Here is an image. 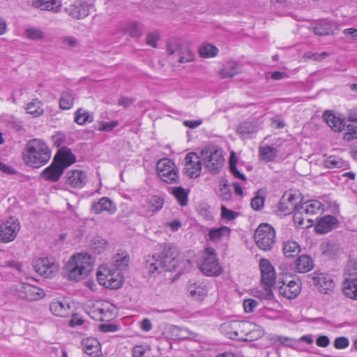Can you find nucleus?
Instances as JSON below:
<instances>
[{
	"label": "nucleus",
	"instance_id": "f257e3e1",
	"mask_svg": "<svg viewBox=\"0 0 357 357\" xmlns=\"http://www.w3.org/2000/svg\"><path fill=\"white\" fill-rule=\"evenodd\" d=\"M176 247L167 245L162 252L149 255L145 260V268L149 275L155 276L163 271H172L178 266Z\"/></svg>",
	"mask_w": 357,
	"mask_h": 357
},
{
	"label": "nucleus",
	"instance_id": "f03ea898",
	"mask_svg": "<svg viewBox=\"0 0 357 357\" xmlns=\"http://www.w3.org/2000/svg\"><path fill=\"white\" fill-rule=\"evenodd\" d=\"M51 158V151L41 139H31L23 152V160L33 167H40L46 164Z\"/></svg>",
	"mask_w": 357,
	"mask_h": 357
},
{
	"label": "nucleus",
	"instance_id": "7ed1b4c3",
	"mask_svg": "<svg viewBox=\"0 0 357 357\" xmlns=\"http://www.w3.org/2000/svg\"><path fill=\"white\" fill-rule=\"evenodd\" d=\"M92 260L87 253H78L73 255L66 265L68 278L79 280L86 278L92 270Z\"/></svg>",
	"mask_w": 357,
	"mask_h": 357
},
{
	"label": "nucleus",
	"instance_id": "20e7f679",
	"mask_svg": "<svg viewBox=\"0 0 357 357\" xmlns=\"http://www.w3.org/2000/svg\"><path fill=\"white\" fill-rule=\"evenodd\" d=\"M200 157L204 168L210 173L218 174L224 165L222 151L216 146H208L202 150Z\"/></svg>",
	"mask_w": 357,
	"mask_h": 357
},
{
	"label": "nucleus",
	"instance_id": "39448f33",
	"mask_svg": "<svg viewBox=\"0 0 357 357\" xmlns=\"http://www.w3.org/2000/svg\"><path fill=\"white\" fill-rule=\"evenodd\" d=\"M96 275L99 284L107 288L115 289L121 287L123 284V276L122 273L114 271L112 266L107 264L100 266Z\"/></svg>",
	"mask_w": 357,
	"mask_h": 357
},
{
	"label": "nucleus",
	"instance_id": "423d86ee",
	"mask_svg": "<svg viewBox=\"0 0 357 357\" xmlns=\"http://www.w3.org/2000/svg\"><path fill=\"white\" fill-rule=\"evenodd\" d=\"M251 326L250 321L234 320L223 323L220 329L228 338L244 340Z\"/></svg>",
	"mask_w": 357,
	"mask_h": 357
},
{
	"label": "nucleus",
	"instance_id": "0eeeda50",
	"mask_svg": "<svg viewBox=\"0 0 357 357\" xmlns=\"http://www.w3.org/2000/svg\"><path fill=\"white\" fill-rule=\"evenodd\" d=\"M255 241L258 248L264 251L271 250L275 243V231L268 223H261L255 232Z\"/></svg>",
	"mask_w": 357,
	"mask_h": 357
},
{
	"label": "nucleus",
	"instance_id": "6e6552de",
	"mask_svg": "<svg viewBox=\"0 0 357 357\" xmlns=\"http://www.w3.org/2000/svg\"><path fill=\"white\" fill-rule=\"evenodd\" d=\"M167 52L169 59L172 62L186 63L194 60L195 55L188 47L179 44L176 41L168 42Z\"/></svg>",
	"mask_w": 357,
	"mask_h": 357
},
{
	"label": "nucleus",
	"instance_id": "1a4fd4ad",
	"mask_svg": "<svg viewBox=\"0 0 357 357\" xmlns=\"http://www.w3.org/2000/svg\"><path fill=\"white\" fill-rule=\"evenodd\" d=\"M198 266L199 270L204 275L208 276L219 275L222 271V268L218 262L215 251L211 248H206Z\"/></svg>",
	"mask_w": 357,
	"mask_h": 357
},
{
	"label": "nucleus",
	"instance_id": "9d476101",
	"mask_svg": "<svg viewBox=\"0 0 357 357\" xmlns=\"http://www.w3.org/2000/svg\"><path fill=\"white\" fill-rule=\"evenodd\" d=\"M259 268L261 271V284L266 286L268 288V292L266 296L269 299H273L274 294L273 293V287L275 283V268L266 259H261L260 260Z\"/></svg>",
	"mask_w": 357,
	"mask_h": 357
},
{
	"label": "nucleus",
	"instance_id": "9b49d317",
	"mask_svg": "<svg viewBox=\"0 0 357 357\" xmlns=\"http://www.w3.org/2000/svg\"><path fill=\"white\" fill-rule=\"evenodd\" d=\"M342 291L346 296L357 300V263H350L344 273Z\"/></svg>",
	"mask_w": 357,
	"mask_h": 357
},
{
	"label": "nucleus",
	"instance_id": "f8f14e48",
	"mask_svg": "<svg viewBox=\"0 0 357 357\" xmlns=\"http://www.w3.org/2000/svg\"><path fill=\"white\" fill-rule=\"evenodd\" d=\"M157 172L159 177L165 183H176L178 171L174 162L169 158L160 159L157 163Z\"/></svg>",
	"mask_w": 357,
	"mask_h": 357
},
{
	"label": "nucleus",
	"instance_id": "ddd939ff",
	"mask_svg": "<svg viewBox=\"0 0 357 357\" xmlns=\"http://www.w3.org/2000/svg\"><path fill=\"white\" fill-rule=\"evenodd\" d=\"M89 315L94 320L107 321L113 317V306L108 302L96 301L89 305Z\"/></svg>",
	"mask_w": 357,
	"mask_h": 357
},
{
	"label": "nucleus",
	"instance_id": "4468645a",
	"mask_svg": "<svg viewBox=\"0 0 357 357\" xmlns=\"http://www.w3.org/2000/svg\"><path fill=\"white\" fill-rule=\"evenodd\" d=\"M20 230V224L17 219L10 218L0 224V241L8 243L13 241Z\"/></svg>",
	"mask_w": 357,
	"mask_h": 357
},
{
	"label": "nucleus",
	"instance_id": "2eb2a0df",
	"mask_svg": "<svg viewBox=\"0 0 357 357\" xmlns=\"http://www.w3.org/2000/svg\"><path fill=\"white\" fill-rule=\"evenodd\" d=\"M35 271L45 278H52L58 272L59 264L53 258L43 257L34 261Z\"/></svg>",
	"mask_w": 357,
	"mask_h": 357
},
{
	"label": "nucleus",
	"instance_id": "dca6fc26",
	"mask_svg": "<svg viewBox=\"0 0 357 357\" xmlns=\"http://www.w3.org/2000/svg\"><path fill=\"white\" fill-rule=\"evenodd\" d=\"M16 294L19 298L29 301H38L45 296L43 289L27 283L19 284L16 287Z\"/></svg>",
	"mask_w": 357,
	"mask_h": 357
},
{
	"label": "nucleus",
	"instance_id": "f3484780",
	"mask_svg": "<svg viewBox=\"0 0 357 357\" xmlns=\"http://www.w3.org/2000/svg\"><path fill=\"white\" fill-rule=\"evenodd\" d=\"M201 157L194 152L189 153L185 156V174L190 178L198 177L202 171Z\"/></svg>",
	"mask_w": 357,
	"mask_h": 357
},
{
	"label": "nucleus",
	"instance_id": "a211bd4d",
	"mask_svg": "<svg viewBox=\"0 0 357 357\" xmlns=\"http://www.w3.org/2000/svg\"><path fill=\"white\" fill-rule=\"evenodd\" d=\"M164 204L162 198L153 196L146 200L143 204L140 213L144 217H150L160 211Z\"/></svg>",
	"mask_w": 357,
	"mask_h": 357
},
{
	"label": "nucleus",
	"instance_id": "6ab92c4d",
	"mask_svg": "<svg viewBox=\"0 0 357 357\" xmlns=\"http://www.w3.org/2000/svg\"><path fill=\"white\" fill-rule=\"evenodd\" d=\"M312 277L313 284L319 288V291L328 294L335 287V283L331 277L325 273H314Z\"/></svg>",
	"mask_w": 357,
	"mask_h": 357
},
{
	"label": "nucleus",
	"instance_id": "aec40b11",
	"mask_svg": "<svg viewBox=\"0 0 357 357\" xmlns=\"http://www.w3.org/2000/svg\"><path fill=\"white\" fill-rule=\"evenodd\" d=\"M66 183L74 188H81L86 183V175L80 169L70 170L66 173Z\"/></svg>",
	"mask_w": 357,
	"mask_h": 357
},
{
	"label": "nucleus",
	"instance_id": "412c9836",
	"mask_svg": "<svg viewBox=\"0 0 357 357\" xmlns=\"http://www.w3.org/2000/svg\"><path fill=\"white\" fill-rule=\"evenodd\" d=\"M65 10L73 18L82 19L89 13V5L82 1H77L74 4L66 8Z\"/></svg>",
	"mask_w": 357,
	"mask_h": 357
},
{
	"label": "nucleus",
	"instance_id": "4be33fe9",
	"mask_svg": "<svg viewBox=\"0 0 357 357\" xmlns=\"http://www.w3.org/2000/svg\"><path fill=\"white\" fill-rule=\"evenodd\" d=\"M63 171V167L54 160L52 164L43 171L41 176L47 181L56 182L61 178Z\"/></svg>",
	"mask_w": 357,
	"mask_h": 357
},
{
	"label": "nucleus",
	"instance_id": "5701e85b",
	"mask_svg": "<svg viewBox=\"0 0 357 357\" xmlns=\"http://www.w3.org/2000/svg\"><path fill=\"white\" fill-rule=\"evenodd\" d=\"M91 210L96 214L107 212L109 215H113L116 211V207L109 198L103 197L92 205Z\"/></svg>",
	"mask_w": 357,
	"mask_h": 357
},
{
	"label": "nucleus",
	"instance_id": "b1692460",
	"mask_svg": "<svg viewBox=\"0 0 357 357\" xmlns=\"http://www.w3.org/2000/svg\"><path fill=\"white\" fill-rule=\"evenodd\" d=\"M279 292L284 298L294 299L301 292V284L294 280L289 281L287 283L283 282L279 287Z\"/></svg>",
	"mask_w": 357,
	"mask_h": 357
},
{
	"label": "nucleus",
	"instance_id": "393cba45",
	"mask_svg": "<svg viewBox=\"0 0 357 357\" xmlns=\"http://www.w3.org/2000/svg\"><path fill=\"white\" fill-rule=\"evenodd\" d=\"M54 160L65 169L75 162L76 158L70 149L63 146L58 151Z\"/></svg>",
	"mask_w": 357,
	"mask_h": 357
},
{
	"label": "nucleus",
	"instance_id": "a878e982",
	"mask_svg": "<svg viewBox=\"0 0 357 357\" xmlns=\"http://www.w3.org/2000/svg\"><path fill=\"white\" fill-rule=\"evenodd\" d=\"M298 206L295 202V195L290 192H286L280 199L278 209L287 215L295 211Z\"/></svg>",
	"mask_w": 357,
	"mask_h": 357
},
{
	"label": "nucleus",
	"instance_id": "bb28decb",
	"mask_svg": "<svg viewBox=\"0 0 357 357\" xmlns=\"http://www.w3.org/2000/svg\"><path fill=\"white\" fill-rule=\"evenodd\" d=\"M84 351L91 357H102V351L99 341L96 338L88 337L82 340Z\"/></svg>",
	"mask_w": 357,
	"mask_h": 357
},
{
	"label": "nucleus",
	"instance_id": "cd10ccee",
	"mask_svg": "<svg viewBox=\"0 0 357 357\" xmlns=\"http://www.w3.org/2000/svg\"><path fill=\"white\" fill-rule=\"evenodd\" d=\"M50 310L54 315L59 317H67L71 313L70 304L65 299L52 301Z\"/></svg>",
	"mask_w": 357,
	"mask_h": 357
},
{
	"label": "nucleus",
	"instance_id": "c85d7f7f",
	"mask_svg": "<svg viewBox=\"0 0 357 357\" xmlns=\"http://www.w3.org/2000/svg\"><path fill=\"white\" fill-rule=\"evenodd\" d=\"M324 118L328 126L335 132H341L347 125L345 119L335 116L329 111L324 114Z\"/></svg>",
	"mask_w": 357,
	"mask_h": 357
},
{
	"label": "nucleus",
	"instance_id": "c756f323",
	"mask_svg": "<svg viewBox=\"0 0 357 357\" xmlns=\"http://www.w3.org/2000/svg\"><path fill=\"white\" fill-rule=\"evenodd\" d=\"M337 224V220L335 216L326 215L318 220L315 229L317 233L325 234L335 228Z\"/></svg>",
	"mask_w": 357,
	"mask_h": 357
},
{
	"label": "nucleus",
	"instance_id": "7c9ffc66",
	"mask_svg": "<svg viewBox=\"0 0 357 357\" xmlns=\"http://www.w3.org/2000/svg\"><path fill=\"white\" fill-rule=\"evenodd\" d=\"M241 65L234 61L227 62L226 66L220 70L219 75L221 78L233 77L236 75L241 73Z\"/></svg>",
	"mask_w": 357,
	"mask_h": 357
},
{
	"label": "nucleus",
	"instance_id": "2f4dec72",
	"mask_svg": "<svg viewBox=\"0 0 357 357\" xmlns=\"http://www.w3.org/2000/svg\"><path fill=\"white\" fill-rule=\"evenodd\" d=\"M33 6L43 10L57 13L61 10V3L58 0H38L33 3Z\"/></svg>",
	"mask_w": 357,
	"mask_h": 357
},
{
	"label": "nucleus",
	"instance_id": "473e14b6",
	"mask_svg": "<svg viewBox=\"0 0 357 357\" xmlns=\"http://www.w3.org/2000/svg\"><path fill=\"white\" fill-rule=\"evenodd\" d=\"M296 270L299 273H307L314 267L312 259L307 255L300 256L296 261Z\"/></svg>",
	"mask_w": 357,
	"mask_h": 357
},
{
	"label": "nucleus",
	"instance_id": "72a5a7b5",
	"mask_svg": "<svg viewBox=\"0 0 357 357\" xmlns=\"http://www.w3.org/2000/svg\"><path fill=\"white\" fill-rule=\"evenodd\" d=\"M298 210L303 211L305 215H313L317 213L321 209L322 204L317 200H310L298 204Z\"/></svg>",
	"mask_w": 357,
	"mask_h": 357
},
{
	"label": "nucleus",
	"instance_id": "f704fd0d",
	"mask_svg": "<svg viewBox=\"0 0 357 357\" xmlns=\"http://www.w3.org/2000/svg\"><path fill=\"white\" fill-rule=\"evenodd\" d=\"M324 165L328 169H344L348 164L339 156L330 155L324 160Z\"/></svg>",
	"mask_w": 357,
	"mask_h": 357
},
{
	"label": "nucleus",
	"instance_id": "c9c22d12",
	"mask_svg": "<svg viewBox=\"0 0 357 357\" xmlns=\"http://www.w3.org/2000/svg\"><path fill=\"white\" fill-rule=\"evenodd\" d=\"M75 96L70 91H65L61 93L59 98V107L63 110H68L73 107Z\"/></svg>",
	"mask_w": 357,
	"mask_h": 357
},
{
	"label": "nucleus",
	"instance_id": "e433bc0d",
	"mask_svg": "<svg viewBox=\"0 0 357 357\" xmlns=\"http://www.w3.org/2000/svg\"><path fill=\"white\" fill-rule=\"evenodd\" d=\"M171 193L175 197L178 204L182 206H186L188 203L189 190L184 189L183 187L172 188Z\"/></svg>",
	"mask_w": 357,
	"mask_h": 357
},
{
	"label": "nucleus",
	"instance_id": "4c0bfd02",
	"mask_svg": "<svg viewBox=\"0 0 357 357\" xmlns=\"http://www.w3.org/2000/svg\"><path fill=\"white\" fill-rule=\"evenodd\" d=\"M283 253L287 258L294 257L301 250L300 245L296 241H288L283 243Z\"/></svg>",
	"mask_w": 357,
	"mask_h": 357
},
{
	"label": "nucleus",
	"instance_id": "58836bf2",
	"mask_svg": "<svg viewBox=\"0 0 357 357\" xmlns=\"http://www.w3.org/2000/svg\"><path fill=\"white\" fill-rule=\"evenodd\" d=\"M231 229L227 227L212 229L208 233L209 239L213 242H218L224 236L230 235Z\"/></svg>",
	"mask_w": 357,
	"mask_h": 357
},
{
	"label": "nucleus",
	"instance_id": "ea45409f",
	"mask_svg": "<svg viewBox=\"0 0 357 357\" xmlns=\"http://www.w3.org/2000/svg\"><path fill=\"white\" fill-rule=\"evenodd\" d=\"M143 29L144 27L142 24L132 22L124 28V32L131 37L138 38L142 35Z\"/></svg>",
	"mask_w": 357,
	"mask_h": 357
},
{
	"label": "nucleus",
	"instance_id": "a19ab883",
	"mask_svg": "<svg viewBox=\"0 0 357 357\" xmlns=\"http://www.w3.org/2000/svg\"><path fill=\"white\" fill-rule=\"evenodd\" d=\"M43 104L38 99H34L26 105V110L27 113L35 116H40L43 114L44 110L42 107Z\"/></svg>",
	"mask_w": 357,
	"mask_h": 357
},
{
	"label": "nucleus",
	"instance_id": "79ce46f5",
	"mask_svg": "<svg viewBox=\"0 0 357 357\" xmlns=\"http://www.w3.org/2000/svg\"><path fill=\"white\" fill-rule=\"evenodd\" d=\"M218 49L209 43L202 45L199 49V54L202 58H210L216 56Z\"/></svg>",
	"mask_w": 357,
	"mask_h": 357
},
{
	"label": "nucleus",
	"instance_id": "37998d69",
	"mask_svg": "<svg viewBox=\"0 0 357 357\" xmlns=\"http://www.w3.org/2000/svg\"><path fill=\"white\" fill-rule=\"evenodd\" d=\"M259 154L262 160L270 162L277 156V150L269 146H262L259 149Z\"/></svg>",
	"mask_w": 357,
	"mask_h": 357
},
{
	"label": "nucleus",
	"instance_id": "c03bdc74",
	"mask_svg": "<svg viewBox=\"0 0 357 357\" xmlns=\"http://www.w3.org/2000/svg\"><path fill=\"white\" fill-rule=\"evenodd\" d=\"M93 116L83 109H78L75 113V121L79 125H84L93 121Z\"/></svg>",
	"mask_w": 357,
	"mask_h": 357
},
{
	"label": "nucleus",
	"instance_id": "a18cd8bd",
	"mask_svg": "<svg viewBox=\"0 0 357 357\" xmlns=\"http://www.w3.org/2000/svg\"><path fill=\"white\" fill-rule=\"evenodd\" d=\"M129 261L130 259L128 257L118 254L114 257L113 268L114 271H118L121 273L122 271L128 267Z\"/></svg>",
	"mask_w": 357,
	"mask_h": 357
},
{
	"label": "nucleus",
	"instance_id": "49530a36",
	"mask_svg": "<svg viewBox=\"0 0 357 357\" xmlns=\"http://www.w3.org/2000/svg\"><path fill=\"white\" fill-rule=\"evenodd\" d=\"M257 131L256 126L252 122H244L241 123L237 128V132L243 135L246 136L252 134Z\"/></svg>",
	"mask_w": 357,
	"mask_h": 357
},
{
	"label": "nucleus",
	"instance_id": "de8ad7c7",
	"mask_svg": "<svg viewBox=\"0 0 357 357\" xmlns=\"http://www.w3.org/2000/svg\"><path fill=\"white\" fill-rule=\"evenodd\" d=\"M236 158L234 156V153H232L229 158V169L232 174L237 178H239L242 181H245V176L238 171L236 167Z\"/></svg>",
	"mask_w": 357,
	"mask_h": 357
},
{
	"label": "nucleus",
	"instance_id": "09e8293b",
	"mask_svg": "<svg viewBox=\"0 0 357 357\" xmlns=\"http://www.w3.org/2000/svg\"><path fill=\"white\" fill-rule=\"evenodd\" d=\"M190 296L196 300L202 299L204 296L206 294V289L201 285L199 286H190L189 288Z\"/></svg>",
	"mask_w": 357,
	"mask_h": 357
},
{
	"label": "nucleus",
	"instance_id": "8fccbe9b",
	"mask_svg": "<svg viewBox=\"0 0 357 357\" xmlns=\"http://www.w3.org/2000/svg\"><path fill=\"white\" fill-rule=\"evenodd\" d=\"M331 25L328 22H322L314 26V33L319 36L328 35L331 33Z\"/></svg>",
	"mask_w": 357,
	"mask_h": 357
},
{
	"label": "nucleus",
	"instance_id": "3c124183",
	"mask_svg": "<svg viewBox=\"0 0 357 357\" xmlns=\"http://www.w3.org/2000/svg\"><path fill=\"white\" fill-rule=\"evenodd\" d=\"M26 36L31 40H39L43 38L44 33L39 29L31 27L26 30Z\"/></svg>",
	"mask_w": 357,
	"mask_h": 357
},
{
	"label": "nucleus",
	"instance_id": "603ef678",
	"mask_svg": "<svg viewBox=\"0 0 357 357\" xmlns=\"http://www.w3.org/2000/svg\"><path fill=\"white\" fill-rule=\"evenodd\" d=\"M255 328L256 326L252 323V326L249 329L250 331L248 333V334H246L244 340L252 341L253 340L258 339L264 335V332L261 329L255 330Z\"/></svg>",
	"mask_w": 357,
	"mask_h": 357
},
{
	"label": "nucleus",
	"instance_id": "864d4df0",
	"mask_svg": "<svg viewBox=\"0 0 357 357\" xmlns=\"http://www.w3.org/2000/svg\"><path fill=\"white\" fill-rule=\"evenodd\" d=\"M275 340L280 344L289 347H295L298 344V341L297 340L286 336L278 335L275 337Z\"/></svg>",
	"mask_w": 357,
	"mask_h": 357
},
{
	"label": "nucleus",
	"instance_id": "5fc2aeb1",
	"mask_svg": "<svg viewBox=\"0 0 357 357\" xmlns=\"http://www.w3.org/2000/svg\"><path fill=\"white\" fill-rule=\"evenodd\" d=\"M344 138L347 140L357 139V125L351 123L347 125V132Z\"/></svg>",
	"mask_w": 357,
	"mask_h": 357
},
{
	"label": "nucleus",
	"instance_id": "6e6d98bb",
	"mask_svg": "<svg viewBox=\"0 0 357 357\" xmlns=\"http://www.w3.org/2000/svg\"><path fill=\"white\" fill-rule=\"evenodd\" d=\"M349 341L346 337H338L334 340V347L337 349H344L349 347Z\"/></svg>",
	"mask_w": 357,
	"mask_h": 357
},
{
	"label": "nucleus",
	"instance_id": "4d7b16f0",
	"mask_svg": "<svg viewBox=\"0 0 357 357\" xmlns=\"http://www.w3.org/2000/svg\"><path fill=\"white\" fill-rule=\"evenodd\" d=\"M105 245L106 241L104 239L96 238L93 239L91 248L96 252L99 254L104 250Z\"/></svg>",
	"mask_w": 357,
	"mask_h": 357
},
{
	"label": "nucleus",
	"instance_id": "13d9d810",
	"mask_svg": "<svg viewBox=\"0 0 357 357\" xmlns=\"http://www.w3.org/2000/svg\"><path fill=\"white\" fill-rule=\"evenodd\" d=\"M238 214V213L227 208L225 206L221 207V216L223 219L232 220L237 217Z\"/></svg>",
	"mask_w": 357,
	"mask_h": 357
},
{
	"label": "nucleus",
	"instance_id": "bf43d9fd",
	"mask_svg": "<svg viewBox=\"0 0 357 357\" xmlns=\"http://www.w3.org/2000/svg\"><path fill=\"white\" fill-rule=\"evenodd\" d=\"M160 36L157 32H151L146 36V44L155 48L157 47V42L159 40Z\"/></svg>",
	"mask_w": 357,
	"mask_h": 357
},
{
	"label": "nucleus",
	"instance_id": "052dcab7",
	"mask_svg": "<svg viewBox=\"0 0 357 357\" xmlns=\"http://www.w3.org/2000/svg\"><path fill=\"white\" fill-rule=\"evenodd\" d=\"M61 42L65 47H75L79 44L78 40L72 36H64L61 38Z\"/></svg>",
	"mask_w": 357,
	"mask_h": 357
},
{
	"label": "nucleus",
	"instance_id": "680f3d73",
	"mask_svg": "<svg viewBox=\"0 0 357 357\" xmlns=\"http://www.w3.org/2000/svg\"><path fill=\"white\" fill-rule=\"evenodd\" d=\"M258 305V302L254 299H245L243 301V307L245 312H252Z\"/></svg>",
	"mask_w": 357,
	"mask_h": 357
},
{
	"label": "nucleus",
	"instance_id": "e2e57ef3",
	"mask_svg": "<svg viewBox=\"0 0 357 357\" xmlns=\"http://www.w3.org/2000/svg\"><path fill=\"white\" fill-rule=\"evenodd\" d=\"M264 199L260 196H255L251 200V206L255 211H259L264 206Z\"/></svg>",
	"mask_w": 357,
	"mask_h": 357
},
{
	"label": "nucleus",
	"instance_id": "0e129e2a",
	"mask_svg": "<svg viewBox=\"0 0 357 357\" xmlns=\"http://www.w3.org/2000/svg\"><path fill=\"white\" fill-rule=\"evenodd\" d=\"M294 212V222L297 224L298 226L303 227L304 218L303 217V215L305 213L303 212V211L298 210V206H297L296 210Z\"/></svg>",
	"mask_w": 357,
	"mask_h": 357
},
{
	"label": "nucleus",
	"instance_id": "69168bd1",
	"mask_svg": "<svg viewBox=\"0 0 357 357\" xmlns=\"http://www.w3.org/2000/svg\"><path fill=\"white\" fill-rule=\"evenodd\" d=\"M117 126H118V122L116 121H112V122H102L99 130L101 131L109 132V131L112 130Z\"/></svg>",
	"mask_w": 357,
	"mask_h": 357
},
{
	"label": "nucleus",
	"instance_id": "338daca9",
	"mask_svg": "<svg viewBox=\"0 0 357 357\" xmlns=\"http://www.w3.org/2000/svg\"><path fill=\"white\" fill-rule=\"evenodd\" d=\"M316 344L320 347H326L330 344V339L326 335H320L316 340Z\"/></svg>",
	"mask_w": 357,
	"mask_h": 357
},
{
	"label": "nucleus",
	"instance_id": "774afa93",
	"mask_svg": "<svg viewBox=\"0 0 357 357\" xmlns=\"http://www.w3.org/2000/svg\"><path fill=\"white\" fill-rule=\"evenodd\" d=\"M133 102L134 100L132 98L126 96H121L118 100L119 105L122 106L124 108L130 107Z\"/></svg>",
	"mask_w": 357,
	"mask_h": 357
}]
</instances>
